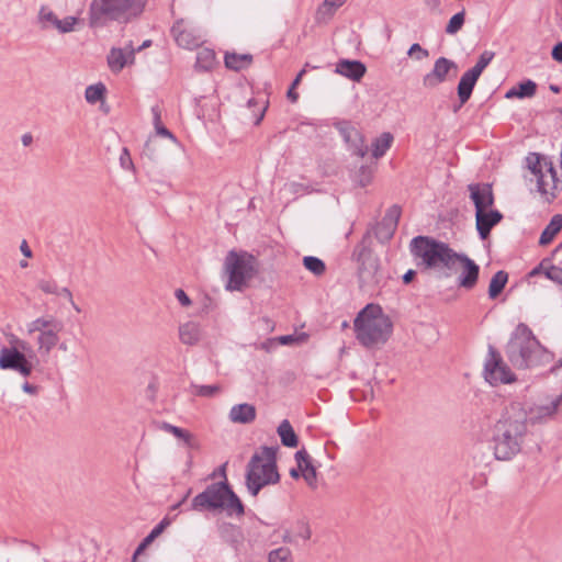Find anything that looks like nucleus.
I'll return each mask as SVG.
<instances>
[{"mask_svg": "<svg viewBox=\"0 0 562 562\" xmlns=\"http://www.w3.org/2000/svg\"><path fill=\"white\" fill-rule=\"evenodd\" d=\"M367 68L359 60L340 59L336 64L335 72L353 81H360Z\"/></svg>", "mask_w": 562, "mask_h": 562, "instance_id": "obj_24", "label": "nucleus"}, {"mask_svg": "<svg viewBox=\"0 0 562 562\" xmlns=\"http://www.w3.org/2000/svg\"><path fill=\"white\" fill-rule=\"evenodd\" d=\"M228 417L235 424H250L256 419V407L248 403L234 405Z\"/></svg>", "mask_w": 562, "mask_h": 562, "instance_id": "obj_28", "label": "nucleus"}, {"mask_svg": "<svg viewBox=\"0 0 562 562\" xmlns=\"http://www.w3.org/2000/svg\"><path fill=\"white\" fill-rule=\"evenodd\" d=\"M268 562H293L291 550L285 547L272 550L269 553Z\"/></svg>", "mask_w": 562, "mask_h": 562, "instance_id": "obj_43", "label": "nucleus"}, {"mask_svg": "<svg viewBox=\"0 0 562 562\" xmlns=\"http://www.w3.org/2000/svg\"><path fill=\"white\" fill-rule=\"evenodd\" d=\"M503 220V214L497 210H484L475 213L476 229L481 239H486L494 226Z\"/></svg>", "mask_w": 562, "mask_h": 562, "instance_id": "obj_22", "label": "nucleus"}, {"mask_svg": "<svg viewBox=\"0 0 562 562\" xmlns=\"http://www.w3.org/2000/svg\"><path fill=\"white\" fill-rule=\"evenodd\" d=\"M151 113H153L155 128L160 126V125H162L161 124V114H160L159 108L158 106H153L151 108Z\"/></svg>", "mask_w": 562, "mask_h": 562, "instance_id": "obj_55", "label": "nucleus"}, {"mask_svg": "<svg viewBox=\"0 0 562 562\" xmlns=\"http://www.w3.org/2000/svg\"><path fill=\"white\" fill-rule=\"evenodd\" d=\"M290 475L294 479H297L300 477L302 474H301V471H300V467L297 465L296 469H291L290 470Z\"/></svg>", "mask_w": 562, "mask_h": 562, "instance_id": "obj_64", "label": "nucleus"}, {"mask_svg": "<svg viewBox=\"0 0 562 562\" xmlns=\"http://www.w3.org/2000/svg\"><path fill=\"white\" fill-rule=\"evenodd\" d=\"M36 288L46 295L65 299L75 312L81 313L80 306L75 302L72 292L67 286H61L54 278H41L36 281Z\"/></svg>", "mask_w": 562, "mask_h": 562, "instance_id": "obj_17", "label": "nucleus"}, {"mask_svg": "<svg viewBox=\"0 0 562 562\" xmlns=\"http://www.w3.org/2000/svg\"><path fill=\"white\" fill-rule=\"evenodd\" d=\"M175 295L182 306H190L191 300L182 289H177Z\"/></svg>", "mask_w": 562, "mask_h": 562, "instance_id": "obj_51", "label": "nucleus"}, {"mask_svg": "<svg viewBox=\"0 0 562 562\" xmlns=\"http://www.w3.org/2000/svg\"><path fill=\"white\" fill-rule=\"evenodd\" d=\"M393 136L391 133H383L372 144V155L374 158L382 157L391 147Z\"/></svg>", "mask_w": 562, "mask_h": 562, "instance_id": "obj_37", "label": "nucleus"}, {"mask_svg": "<svg viewBox=\"0 0 562 562\" xmlns=\"http://www.w3.org/2000/svg\"><path fill=\"white\" fill-rule=\"evenodd\" d=\"M386 233H387V226H382V223H381L375 233L376 237L381 240H387L385 238Z\"/></svg>", "mask_w": 562, "mask_h": 562, "instance_id": "obj_57", "label": "nucleus"}, {"mask_svg": "<svg viewBox=\"0 0 562 562\" xmlns=\"http://www.w3.org/2000/svg\"><path fill=\"white\" fill-rule=\"evenodd\" d=\"M22 390H23L25 393H27V394L36 395V394H37V392H38V386L33 385V384H31V383H29V382H25V383H23V385H22Z\"/></svg>", "mask_w": 562, "mask_h": 562, "instance_id": "obj_56", "label": "nucleus"}, {"mask_svg": "<svg viewBox=\"0 0 562 562\" xmlns=\"http://www.w3.org/2000/svg\"><path fill=\"white\" fill-rule=\"evenodd\" d=\"M519 99L531 98L536 94L537 85L535 81L528 79L526 81L520 82L517 86Z\"/></svg>", "mask_w": 562, "mask_h": 562, "instance_id": "obj_46", "label": "nucleus"}, {"mask_svg": "<svg viewBox=\"0 0 562 562\" xmlns=\"http://www.w3.org/2000/svg\"><path fill=\"white\" fill-rule=\"evenodd\" d=\"M526 414L520 403H512L493 427L492 445L497 460H510L521 449L526 435Z\"/></svg>", "mask_w": 562, "mask_h": 562, "instance_id": "obj_1", "label": "nucleus"}, {"mask_svg": "<svg viewBox=\"0 0 562 562\" xmlns=\"http://www.w3.org/2000/svg\"><path fill=\"white\" fill-rule=\"evenodd\" d=\"M392 327V322L381 307L373 304H368L353 321L356 338L366 348L385 344Z\"/></svg>", "mask_w": 562, "mask_h": 562, "instance_id": "obj_4", "label": "nucleus"}, {"mask_svg": "<svg viewBox=\"0 0 562 562\" xmlns=\"http://www.w3.org/2000/svg\"><path fill=\"white\" fill-rule=\"evenodd\" d=\"M537 191L544 198L547 202L555 199L557 193L562 189V181L559 180L554 166L549 167L540 178L536 181Z\"/></svg>", "mask_w": 562, "mask_h": 562, "instance_id": "obj_19", "label": "nucleus"}, {"mask_svg": "<svg viewBox=\"0 0 562 562\" xmlns=\"http://www.w3.org/2000/svg\"><path fill=\"white\" fill-rule=\"evenodd\" d=\"M160 429L173 435L176 438L182 440L188 448H196L194 436L186 429L173 426L169 423H162Z\"/></svg>", "mask_w": 562, "mask_h": 562, "instance_id": "obj_33", "label": "nucleus"}, {"mask_svg": "<svg viewBox=\"0 0 562 562\" xmlns=\"http://www.w3.org/2000/svg\"><path fill=\"white\" fill-rule=\"evenodd\" d=\"M458 74V65L446 57L436 59L432 69L423 78V86L426 89H434L447 81L454 78Z\"/></svg>", "mask_w": 562, "mask_h": 562, "instance_id": "obj_13", "label": "nucleus"}, {"mask_svg": "<svg viewBox=\"0 0 562 562\" xmlns=\"http://www.w3.org/2000/svg\"><path fill=\"white\" fill-rule=\"evenodd\" d=\"M191 509L195 512L225 513L228 517H241L245 507L227 481L212 483L193 497Z\"/></svg>", "mask_w": 562, "mask_h": 562, "instance_id": "obj_3", "label": "nucleus"}, {"mask_svg": "<svg viewBox=\"0 0 562 562\" xmlns=\"http://www.w3.org/2000/svg\"><path fill=\"white\" fill-rule=\"evenodd\" d=\"M543 273L549 280L562 285V268L550 266L543 270Z\"/></svg>", "mask_w": 562, "mask_h": 562, "instance_id": "obj_48", "label": "nucleus"}, {"mask_svg": "<svg viewBox=\"0 0 562 562\" xmlns=\"http://www.w3.org/2000/svg\"><path fill=\"white\" fill-rule=\"evenodd\" d=\"M411 251L426 268L451 269L456 263L454 250L447 244L427 236L414 237L411 241Z\"/></svg>", "mask_w": 562, "mask_h": 562, "instance_id": "obj_7", "label": "nucleus"}, {"mask_svg": "<svg viewBox=\"0 0 562 562\" xmlns=\"http://www.w3.org/2000/svg\"><path fill=\"white\" fill-rule=\"evenodd\" d=\"M105 87L103 83L91 85L86 88L85 98L88 103L94 104L103 98Z\"/></svg>", "mask_w": 562, "mask_h": 562, "instance_id": "obj_41", "label": "nucleus"}, {"mask_svg": "<svg viewBox=\"0 0 562 562\" xmlns=\"http://www.w3.org/2000/svg\"><path fill=\"white\" fill-rule=\"evenodd\" d=\"M303 265L315 276H322L326 270L324 261L314 256H305L303 258Z\"/></svg>", "mask_w": 562, "mask_h": 562, "instance_id": "obj_40", "label": "nucleus"}, {"mask_svg": "<svg viewBox=\"0 0 562 562\" xmlns=\"http://www.w3.org/2000/svg\"><path fill=\"white\" fill-rule=\"evenodd\" d=\"M506 356L517 369H526L549 362V352L540 345L531 329L524 323L515 328L506 346Z\"/></svg>", "mask_w": 562, "mask_h": 562, "instance_id": "obj_2", "label": "nucleus"}, {"mask_svg": "<svg viewBox=\"0 0 562 562\" xmlns=\"http://www.w3.org/2000/svg\"><path fill=\"white\" fill-rule=\"evenodd\" d=\"M20 250H21V252H22L25 257H27V258L32 257V250H31V248L29 247V245H27L26 240H23V241L21 243V245H20Z\"/></svg>", "mask_w": 562, "mask_h": 562, "instance_id": "obj_58", "label": "nucleus"}, {"mask_svg": "<svg viewBox=\"0 0 562 562\" xmlns=\"http://www.w3.org/2000/svg\"><path fill=\"white\" fill-rule=\"evenodd\" d=\"M171 34L177 44L186 49H195L204 42L201 32L186 24L183 20L172 25Z\"/></svg>", "mask_w": 562, "mask_h": 562, "instance_id": "obj_15", "label": "nucleus"}, {"mask_svg": "<svg viewBox=\"0 0 562 562\" xmlns=\"http://www.w3.org/2000/svg\"><path fill=\"white\" fill-rule=\"evenodd\" d=\"M120 161H121V166L123 168L128 169V168H131L133 166V162L131 160L128 150L126 148L123 149V151L121 154V157H120Z\"/></svg>", "mask_w": 562, "mask_h": 562, "instance_id": "obj_52", "label": "nucleus"}, {"mask_svg": "<svg viewBox=\"0 0 562 562\" xmlns=\"http://www.w3.org/2000/svg\"><path fill=\"white\" fill-rule=\"evenodd\" d=\"M218 475L223 477V481H227L226 477V463L222 464L217 470Z\"/></svg>", "mask_w": 562, "mask_h": 562, "instance_id": "obj_63", "label": "nucleus"}, {"mask_svg": "<svg viewBox=\"0 0 562 562\" xmlns=\"http://www.w3.org/2000/svg\"><path fill=\"white\" fill-rule=\"evenodd\" d=\"M202 337L201 326L196 322H186L179 326V339L183 345L194 346Z\"/></svg>", "mask_w": 562, "mask_h": 562, "instance_id": "obj_27", "label": "nucleus"}, {"mask_svg": "<svg viewBox=\"0 0 562 562\" xmlns=\"http://www.w3.org/2000/svg\"><path fill=\"white\" fill-rule=\"evenodd\" d=\"M560 403L561 396H558L544 403L535 404L529 408L528 413L522 412L526 414V420L529 419L531 424L542 423L555 415Z\"/></svg>", "mask_w": 562, "mask_h": 562, "instance_id": "obj_21", "label": "nucleus"}, {"mask_svg": "<svg viewBox=\"0 0 562 562\" xmlns=\"http://www.w3.org/2000/svg\"><path fill=\"white\" fill-rule=\"evenodd\" d=\"M456 261L461 265V271L457 279L458 285L465 290H472L479 280V265L464 254H457Z\"/></svg>", "mask_w": 562, "mask_h": 562, "instance_id": "obj_16", "label": "nucleus"}, {"mask_svg": "<svg viewBox=\"0 0 562 562\" xmlns=\"http://www.w3.org/2000/svg\"><path fill=\"white\" fill-rule=\"evenodd\" d=\"M479 78L480 75L472 69H469L461 76L460 81L458 83V97L460 100L459 108L467 103L468 100L471 98L472 91Z\"/></svg>", "mask_w": 562, "mask_h": 562, "instance_id": "obj_26", "label": "nucleus"}, {"mask_svg": "<svg viewBox=\"0 0 562 562\" xmlns=\"http://www.w3.org/2000/svg\"><path fill=\"white\" fill-rule=\"evenodd\" d=\"M155 130L158 135L167 137V138L171 139L173 143L177 142L176 136L164 125H160V126L156 127Z\"/></svg>", "mask_w": 562, "mask_h": 562, "instance_id": "obj_53", "label": "nucleus"}, {"mask_svg": "<svg viewBox=\"0 0 562 562\" xmlns=\"http://www.w3.org/2000/svg\"><path fill=\"white\" fill-rule=\"evenodd\" d=\"M312 536V531L310 528V525L305 520H299L296 521L294 528H293V536L290 535V532H285L283 536V540L285 542H293V538H301L303 540H308Z\"/></svg>", "mask_w": 562, "mask_h": 562, "instance_id": "obj_36", "label": "nucleus"}, {"mask_svg": "<svg viewBox=\"0 0 562 562\" xmlns=\"http://www.w3.org/2000/svg\"><path fill=\"white\" fill-rule=\"evenodd\" d=\"M224 268L228 274L226 289L240 291L256 273V259L247 252L232 250L225 258Z\"/></svg>", "mask_w": 562, "mask_h": 562, "instance_id": "obj_9", "label": "nucleus"}, {"mask_svg": "<svg viewBox=\"0 0 562 562\" xmlns=\"http://www.w3.org/2000/svg\"><path fill=\"white\" fill-rule=\"evenodd\" d=\"M169 525V520L164 518L154 529L143 539L138 548L136 549L135 554L142 552L145 548H147Z\"/></svg>", "mask_w": 562, "mask_h": 562, "instance_id": "obj_39", "label": "nucleus"}, {"mask_svg": "<svg viewBox=\"0 0 562 562\" xmlns=\"http://www.w3.org/2000/svg\"><path fill=\"white\" fill-rule=\"evenodd\" d=\"M147 0H93L89 8V25L100 27L108 20L127 21L139 15Z\"/></svg>", "mask_w": 562, "mask_h": 562, "instance_id": "obj_6", "label": "nucleus"}, {"mask_svg": "<svg viewBox=\"0 0 562 562\" xmlns=\"http://www.w3.org/2000/svg\"><path fill=\"white\" fill-rule=\"evenodd\" d=\"M305 75V69H302L295 77V79L293 80L291 87L289 88L288 92H286V97L288 99L291 101V102H296L297 99H299V94L294 91L295 88L297 87V85L301 82L303 76Z\"/></svg>", "mask_w": 562, "mask_h": 562, "instance_id": "obj_50", "label": "nucleus"}, {"mask_svg": "<svg viewBox=\"0 0 562 562\" xmlns=\"http://www.w3.org/2000/svg\"><path fill=\"white\" fill-rule=\"evenodd\" d=\"M225 66L228 69L240 71L248 68L252 63V55L226 53L224 57Z\"/></svg>", "mask_w": 562, "mask_h": 562, "instance_id": "obj_30", "label": "nucleus"}, {"mask_svg": "<svg viewBox=\"0 0 562 562\" xmlns=\"http://www.w3.org/2000/svg\"><path fill=\"white\" fill-rule=\"evenodd\" d=\"M526 165L535 180L537 181L540 176L553 166V162L546 156L538 153H530L526 157Z\"/></svg>", "mask_w": 562, "mask_h": 562, "instance_id": "obj_29", "label": "nucleus"}, {"mask_svg": "<svg viewBox=\"0 0 562 562\" xmlns=\"http://www.w3.org/2000/svg\"><path fill=\"white\" fill-rule=\"evenodd\" d=\"M346 1L347 0H324L318 9V14L331 16L338 8L346 3Z\"/></svg>", "mask_w": 562, "mask_h": 562, "instance_id": "obj_45", "label": "nucleus"}, {"mask_svg": "<svg viewBox=\"0 0 562 562\" xmlns=\"http://www.w3.org/2000/svg\"><path fill=\"white\" fill-rule=\"evenodd\" d=\"M464 20H465V11L464 10L452 15L446 26V33L450 34V35L457 34L462 29V26L464 24Z\"/></svg>", "mask_w": 562, "mask_h": 562, "instance_id": "obj_42", "label": "nucleus"}, {"mask_svg": "<svg viewBox=\"0 0 562 562\" xmlns=\"http://www.w3.org/2000/svg\"><path fill=\"white\" fill-rule=\"evenodd\" d=\"M12 347H2L0 349V369L13 370L19 372L22 376L27 378L33 371L32 362L20 350L26 348V342L13 336L10 340Z\"/></svg>", "mask_w": 562, "mask_h": 562, "instance_id": "obj_11", "label": "nucleus"}, {"mask_svg": "<svg viewBox=\"0 0 562 562\" xmlns=\"http://www.w3.org/2000/svg\"><path fill=\"white\" fill-rule=\"evenodd\" d=\"M508 281L507 272L499 270L497 271L491 279L488 285V296L490 299H496L502 291L504 290L506 283Z\"/></svg>", "mask_w": 562, "mask_h": 562, "instance_id": "obj_34", "label": "nucleus"}, {"mask_svg": "<svg viewBox=\"0 0 562 562\" xmlns=\"http://www.w3.org/2000/svg\"><path fill=\"white\" fill-rule=\"evenodd\" d=\"M21 140L24 146H29L33 142V136L30 133H26L22 136Z\"/></svg>", "mask_w": 562, "mask_h": 562, "instance_id": "obj_62", "label": "nucleus"}, {"mask_svg": "<svg viewBox=\"0 0 562 562\" xmlns=\"http://www.w3.org/2000/svg\"><path fill=\"white\" fill-rule=\"evenodd\" d=\"M295 460H296L297 465L300 467L301 474L304 477L307 485L312 488H316V486H317L316 469L312 464L311 457L306 452V450L302 449V450L296 451Z\"/></svg>", "mask_w": 562, "mask_h": 562, "instance_id": "obj_25", "label": "nucleus"}, {"mask_svg": "<svg viewBox=\"0 0 562 562\" xmlns=\"http://www.w3.org/2000/svg\"><path fill=\"white\" fill-rule=\"evenodd\" d=\"M484 378L491 385L508 384L516 381L515 374L493 346H488V357L484 364Z\"/></svg>", "mask_w": 562, "mask_h": 562, "instance_id": "obj_12", "label": "nucleus"}, {"mask_svg": "<svg viewBox=\"0 0 562 562\" xmlns=\"http://www.w3.org/2000/svg\"><path fill=\"white\" fill-rule=\"evenodd\" d=\"M505 97H506L507 99L519 98L517 87H513L512 89H509V90L506 92Z\"/></svg>", "mask_w": 562, "mask_h": 562, "instance_id": "obj_61", "label": "nucleus"}, {"mask_svg": "<svg viewBox=\"0 0 562 562\" xmlns=\"http://www.w3.org/2000/svg\"><path fill=\"white\" fill-rule=\"evenodd\" d=\"M38 23L43 30L55 29L61 34L74 32L79 23L77 16L59 19L49 8L42 7L38 12Z\"/></svg>", "mask_w": 562, "mask_h": 562, "instance_id": "obj_14", "label": "nucleus"}, {"mask_svg": "<svg viewBox=\"0 0 562 562\" xmlns=\"http://www.w3.org/2000/svg\"><path fill=\"white\" fill-rule=\"evenodd\" d=\"M246 486L252 496H257L261 488L276 484L280 480L276 462V449L262 447L250 458L246 471Z\"/></svg>", "mask_w": 562, "mask_h": 562, "instance_id": "obj_5", "label": "nucleus"}, {"mask_svg": "<svg viewBox=\"0 0 562 562\" xmlns=\"http://www.w3.org/2000/svg\"><path fill=\"white\" fill-rule=\"evenodd\" d=\"M561 229H562V214H555L552 216L549 224L542 231L540 238H539V244L541 246L549 245Z\"/></svg>", "mask_w": 562, "mask_h": 562, "instance_id": "obj_31", "label": "nucleus"}, {"mask_svg": "<svg viewBox=\"0 0 562 562\" xmlns=\"http://www.w3.org/2000/svg\"><path fill=\"white\" fill-rule=\"evenodd\" d=\"M407 55L416 60H423L429 56V53L419 44L415 43L409 47Z\"/></svg>", "mask_w": 562, "mask_h": 562, "instance_id": "obj_49", "label": "nucleus"}, {"mask_svg": "<svg viewBox=\"0 0 562 562\" xmlns=\"http://www.w3.org/2000/svg\"><path fill=\"white\" fill-rule=\"evenodd\" d=\"M221 390L220 385L191 384L192 394L201 397H212Z\"/></svg>", "mask_w": 562, "mask_h": 562, "instance_id": "obj_44", "label": "nucleus"}, {"mask_svg": "<svg viewBox=\"0 0 562 562\" xmlns=\"http://www.w3.org/2000/svg\"><path fill=\"white\" fill-rule=\"evenodd\" d=\"M416 276V272L412 269H409L406 273H404L403 276V281L404 283L408 284L409 282L413 281V279L415 278Z\"/></svg>", "mask_w": 562, "mask_h": 562, "instance_id": "obj_59", "label": "nucleus"}, {"mask_svg": "<svg viewBox=\"0 0 562 562\" xmlns=\"http://www.w3.org/2000/svg\"><path fill=\"white\" fill-rule=\"evenodd\" d=\"M63 329L61 321L53 315L40 316L26 324L27 335L37 334L35 341L37 351L47 356L59 342V333Z\"/></svg>", "mask_w": 562, "mask_h": 562, "instance_id": "obj_8", "label": "nucleus"}, {"mask_svg": "<svg viewBox=\"0 0 562 562\" xmlns=\"http://www.w3.org/2000/svg\"><path fill=\"white\" fill-rule=\"evenodd\" d=\"M359 262L358 280L362 291L373 292L381 285L383 276L379 258L366 247H357L355 252Z\"/></svg>", "mask_w": 562, "mask_h": 562, "instance_id": "obj_10", "label": "nucleus"}, {"mask_svg": "<svg viewBox=\"0 0 562 562\" xmlns=\"http://www.w3.org/2000/svg\"><path fill=\"white\" fill-rule=\"evenodd\" d=\"M551 55L554 60L562 61V42L553 47Z\"/></svg>", "mask_w": 562, "mask_h": 562, "instance_id": "obj_54", "label": "nucleus"}, {"mask_svg": "<svg viewBox=\"0 0 562 562\" xmlns=\"http://www.w3.org/2000/svg\"><path fill=\"white\" fill-rule=\"evenodd\" d=\"M336 127L345 142L349 144L352 153L358 157L363 158L368 153V147L364 144L363 136L360 132L346 121L337 123Z\"/></svg>", "mask_w": 562, "mask_h": 562, "instance_id": "obj_18", "label": "nucleus"}, {"mask_svg": "<svg viewBox=\"0 0 562 562\" xmlns=\"http://www.w3.org/2000/svg\"><path fill=\"white\" fill-rule=\"evenodd\" d=\"M401 209L397 205H393L385 214L382 220V226H387V233L385 235L386 239H390L396 228L397 222L400 220Z\"/></svg>", "mask_w": 562, "mask_h": 562, "instance_id": "obj_35", "label": "nucleus"}, {"mask_svg": "<svg viewBox=\"0 0 562 562\" xmlns=\"http://www.w3.org/2000/svg\"><path fill=\"white\" fill-rule=\"evenodd\" d=\"M277 431L283 446L295 448L299 445V438L288 419H284L280 423Z\"/></svg>", "mask_w": 562, "mask_h": 562, "instance_id": "obj_32", "label": "nucleus"}, {"mask_svg": "<svg viewBox=\"0 0 562 562\" xmlns=\"http://www.w3.org/2000/svg\"><path fill=\"white\" fill-rule=\"evenodd\" d=\"M215 63V53L210 48H201L196 54L195 66L203 70H210Z\"/></svg>", "mask_w": 562, "mask_h": 562, "instance_id": "obj_38", "label": "nucleus"}, {"mask_svg": "<svg viewBox=\"0 0 562 562\" xmlns=\"http://www.w3.org/2000/svg\"><path fill=\"white\" fill-rule=\"evenodd\" d=\"M470 199L474 203L475 213L483 212L494 204V194L488 183H471L468 186Z\"/></svg>", "mask_w": 562, "mask_h": 562, "instance_id": "obj_20", "label": "nucleus"}, {"mask_svg": "<svg viewBox=\"0 0 562 562\" xmlns=\"http://www.w3.org/2000/svg\"><path fill=\"white\" fill-rule=\"evenodd\" d=\"M135 49L130 44L125 49L112 48L108 55V65L112 72H120L128 61L134 60Z\"/></svg>", "mask_w": 562, "mask_h": 562, "instance_id": "obj_23", "label": "nucleus"}, {"mask_svg": "<svg viewBox=\"0 0 562 562\" xmlns=\"http://www.w3.org/2000/svg\"><path fill=\"white\" fill-rule=\"evenodd\" d=\"M494 57V53L490 50H484L476 64L471 68L472 70L476 71L481 76L483 70L487 67V65L492 61Z\"/></svg>", "mask_w": 562, "mask_h": 562, "instance_id": "obj_47", "label": "nucleus"}, {"mask_svg": "<svg viewBox=\"0 0 562 562\" xmlns=\"http://www.w3.org/2000/svg\"><path fill=\"white\" fill-rule=\"evenodd\" d=\"M278 340H279V341H280V344H282V345H289V344H291V342H293V341H294V336H292V335L280 336V337L278 338Z\"/></svg>", "mask_w": 562, "mask_h": 562, "instance_id": "obj_60", "label": "nucleus"}]
</instances>
